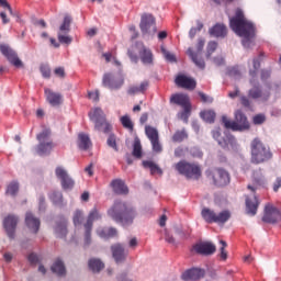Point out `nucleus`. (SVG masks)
Returning a JSON list of instances; mask_svg holds the SVG:
<instances>
[{"label": "nucleus", "mask_w": 281, "mask_h": 281, "mask_svg": "<svg viewBox=\"0 0 281 281\" xmlns=\"http://www.w3.org/2000/svg\"><path fill=\"white\" fill-rule=\"evenodd\" d=\"M191 154L193 157H198V158L203 157V154L200 151V149H198V147H193V149H191Z\"/></svg>", "instance_id": "62"}, {"label": "nucleus", "mask_w": 281, "mask_h": 281, "mask_svg": "<svg viewBox=\"0 0 281 281\" xmlns=\"http://www.w3.org/2000/svg\"><path fill=\"white\" fill-rule=\"evenodd\" d=\"M176 85L182 89L194 90L196 88V81L193 78L186 75H178L176 78Z\"/></svg>", "instance_id": "23"}, {"label": "nucleus", "mask_w": 281, "mask_h": 281, "mask_svg": "<svg viewBox=\"0 0 281 281\" xmlns=\"http://www.w3.org/2000/svg\"><path fill=\"white\" fill-rule=\"evenodd\" d=\"M0 7L3 8L4 10H8L10 15H13V10L7 0H0Z\"/></svg>", "instance_id": "57"}, {"label": "nucleus", "mask_w": 281, "mask_h": 281, "mask_svg": "<svg viewBox=\"0 0 281 281\" xmlns=\"http://www.w3.org/2000/svg\"><path fill=\"white\" fill-rule=\"evenodd\" d=\"M228 76H231V77H240V70H239L238 66L231 67L228 69Z\"/></svg>", "instance_id": "54"}, {"label": "nucleus", "mask_w": 281, "mask_h": 281, "mask_svg": "<svg viewBox=\"0 0 281 281\" xmlns=\"http://www.w3.org/2000/svg\"><path fill=\"white\" fill-rule=\"evenodd\" d=\"M170 102L183 108L181 119L188 122V117L191 113V104L188 94H172Z\"/></svg>", "instance_id": "11"}, {"label": "nucleus", "mask_w": 281, "mask_h": 281, "mask_svg": "<svg viewBox=\"0 0 281 281\" xmlns=\"http://www.w3.org/2000/svg\"><path fill=\"white\" fill-rule=\"evenodd\" d=\"M98 235L101 237V238H113L117 235V231L115 228H99L97 231Z\"/></svg>", "instance_id": "35"}, {"label": "nucleus", "mask_w": 281, "mask_h": 281, "mask_svg": "<svg viewBox=\"0 0 281 281\" xmlns=\"http://www.w3.org/2000/svg\"><path fill=\"white\" fill-rule=\"evenodd\" d=\"M143 35H155L157 32L156 19L151 13H144L139 23Z\"/></svg>", "instance_id": "10"}, {"label": "nucleus", "mask_w": 281, "mask_h": 281, "mask_svg": "<svg viewBox=\"0 0 281 281\" xmlns=\"http://www.w3.org/2000/svg\"><path fill=\"white\" fill-rule=\"evenodd\" d=\"M259 186L261 184L258 182H256L255 186H248V190H250L254 195L246 198V212L251 216H255L257 214L260 204L258 198L255 195V192L258 190Z\"/></svg>", "instance_id": "12"}, {"label": "nucleus", "mask_w": 281, "mask_h": 281, "mask_svg": "<svg viewBox=\"0 0 281 281\" xmlns=\"http://www.w3.org/2000/svg\"><path fill=\"white\" fill-rule=\"evenodd\" d=\"M71 18L69 15H65L63 24L59 27V32L57 34L58 42L60 44L69 45L72 42L71 36H69L70 32Z\"/></svg>", "instance_id": "14"}, {"label": "nucleus", "mask_w": 281, "mask_h": 281, "mask_svg": "<svg viewBox=\"0 0 281 281\" xmlns=\"http://www.w3.org/2000/svg\"><path fill=\"white\" fill-rule=\"evenodd\" d=\"M201 215L207 224L216 223L218 225H224L232 217L229 211H223L220 214H216L214 211L206 207L202 210Z\"/></svg>", "instance_id": "9"}, {"label": "nucleus", "mask_w": 281, "mask_h": 281, "mask_svg": "<svg viewBox=\"0 0 281 281\" xmlns=\"http://www.w3.org/2000/svg\"><path fill=\"white\" fill-rule=\"evenodd\" d=\"M19 192V183L16 181H12L5 190V195H10L12 198H15Z\"/></svg>", "instance_id": "38"}, {"label": "nucleus", "mask_w": 281, "mask_h": 281, "mask_svg": "<svg viewBox=\"0 0 281 281\" xmlns=\"http://www.w3.org/2000/svg\"><path fill=\"white\" fill-rule=\"evenodd\" d=\"M262 221L268 224H277L281 222V211L271 204H267Z\"/></svg>", "instance_id": "19"}, {"label": "nucleus", "mask_w": 281, "mask_h": 281, "mask_svg": "<svg viewBox=\"0 0 281 281\" xmlns=\"http://www.w3.org/2000/svg\"><path fill=\"white\" fill-rule=\"evenodd\" d=\"M88 97L93 102H98L99 101V92H98V90H95L94 92H89Z\"/></svg>", "instance_id": "60"}, {"label": "nucleus", "mask_w": 281, "mask_h": 281, "mask_svg": "<svg viewBox=\"0 0 281 281\" xmlns=\"http://www.w3.org/2000/svg\"><path fill=\"white\" fill-rule=\"evenodd\" d=\"M272 158V151L259 138H255L251 143V162L259 165Z\"/></svg>", "instance_id": "3"}, {"label": "nucleus", "mask_w": 281, "mask_h": 281, "mask_svg": "<svg viewBox=\"0 0 281 281\" xmlns=\"http://www.w3.org/2000/svg\"><path fill=\"white\" fill-rule=\"evenodd\" d=\"M187 150L188 149H184L183 147H177V149L175 150V156L177 158L184 157Z\"/></svg>", "instance_id": "58"}, {"label": "nucleus", "mask_w": 281, "mask_h": 281, "mask_svg": "<svg viewBox=\"0 0 281 281\" xmlns=\"http://www.w3.org/2000/svg\"><path fill=\"white\" fill-rule=\"evenodd\" d=\"M128 57L135 64L138 63V55L144 65L153 64V53L143 42H136L127 52ZM138 54V55H137Z\"/></svg>", "instance_id": "4"}, {"label": "nucleus", "mask_w": 281, "mask_h": 281, "mask_svg": "<svg viewBox=\"0 0 281 281\" xmlns=\"http://www.w3.org/2000/svg\"><path fill=\"white\" fill-rule=\"evenodd\" d=\"M89 268L92 270V272L97 273L104 268V265L99 259H91L89 261Z\"/></svg>", "instance_id": "39"}, {"label": "nucleus", "mask_w": 281, "mask_h": 281, "mask_svg": "<svg viewBox=\"0 0 281 281\" xmlns=\"http://www.w3.org/2000/svg\"><path fill=\"white\" fill-rule=\"evenodd\" d=\"M72 221H74L75 226L81 225L82 221H83L82 212L81 211H76L75 214H74Z\"/></svg>", "instance_id": "47"}, {"label": "nucleus", "mask_w": 281, "mask_h": 281, "mask_svg": "<svg viewBox=\"0 0 281 281\" xmlns=\"http://www.w3.org/2000/svg\"><path fill=\"white\" fill-rule=\"evenodd\" d=\"M111 187H112L114 193H116V194L126 195L128 193V189L122 180L117 179V180L112 181Z\"/></svg>", "instance_id": "31"}, {"label": "nucleus", "mask_w": 281, "mask_h": 281, "mask_svg": "<svg viewBox=\"0 0 281 281\" xmlns=\"http://www.w3.org/2000/svg\"><path fill=\"white\" fill-rule=\"evenodd\" d=\"M67 225L68 222L65 217H60L58 221H56L54 226V234L57 238H66L68 234Z\"/></svg>", "instance_id": "24"}, {"label": "nucleus", "mask_w": 281, "mask_h": 281, "mask_svg": "<svg viewBox=\"0 0 281 281\" xmlns=\"http://www.w3.org/2000/svg\"><path fill=\"white\" fill-rule=\"evenodd\" d=\"M86 233H85V246H89L91 244V229L89 227H85Z\"/></svg>", "instance_id": "51"}, {"label": "nucleus", "mask_w": 281, "mask_h": 281, "mask_svg": "<svg viewBox=\"0 0 281 281\" xmlns=\"http://www.w3.org/2000/svg\"><path fill=\"white\" fill-rule=\"evenodd\" d=\"M222 122L227 130L234 132H244L250 128V123L241 110L235 112V121H229L226 116H222Z\"/></svg>", "instance_id": "6"}, {"label": "nucleus", "mask_w": 281, "mask_h": 281, "mask_svg": "<svg viewBox=\"0 0 281 281\" xmlns=\"http://www.w3.org/2000/svg\"><path fill=\"white\" fill-rule=\"evenodd\" d=\"M121 123L124 128L133 132L134 124H133V121H131L130 116H127V114H125L124 116H121Z\"/></svg>", "instance_id": "44"}, {"label": "nucleus", "mask_w": 281, "mask_h": 281, "mask_svg": "<svg viewBox=\"0 0 281 281\" xmlns=\"http://www.w3.org/2000/svg\"><path fill=\"white\" fill-rule=\"evenodd\" d=\"M265 54L260 53L259 58H254V69L255 70H250V76L252 78H255L257 76V71L260 68V61L263 59Z\"/></svg>", "instance_id": "43"}, {"label": "nucleus", "mask_w": 281, "mask_h": 281, "mask_svg": "<svg viewBox=\"0 0 281 281\" xmlns=\"http://www.w3.org/2000/svg\"><path fill=\"white\" fill-rule=\"evenodd\" d=\"M210 35L213 37H222L224 38L227 35V27L223 23H216L214 26H212L210 30Z\"/></svg>", "instance_id": "30"}, {"label": "nucleus", "mask_w": 281, "mask_h": 281, "mask_svg": "<svg viewBox=\"0 0 281 281\" xmlns=\"http://www.w3.org/2000/svg\"><path fill=\"white\" fill-rule=\"evenodd\" d=\"M50 200L55 205H61L63 203V194L60 192H53L50 194Z\"/></svg>", "instance_id": "46"}, {"label": "nucleus", "mask_w": 281, "mask_h": 281, "mask_svg": "<svg viewBox=\"0 0 281 281\" xmlns=\"http://www.w3.org/2000/svg\"><path fill=\"white\" fill-rule=\"evenodd\" d=\"M108 146L113 148L115 151H119V147L116 145V138L114 134H111L108 138Z\"/></svg>", "instance_id": "49"}, {"label": "nucleus", "mask_w": 281, "mask_h": 281, "mask_svg": "<svg viewBox=\"0 0 281 281\" xmlns=\"http://www.w3.org/2000/svg\"><path fill=\"white\" fill-rule=\"evenodd\" d=\"M250 85L252 88L248 92V97L254 100H261L262 102H267L271 95L270 90H261L259 83L257 86L255 78L250 79Z\"/></svg>", "instance_id": "15"}, {"label": "nucleus", "mask_w": 281, "mask_h": 281, "mask_svg": "<svg viewBox=\"0 0 281 281\" xmlns=\"http://www.w3.org/2000/svg\"><path fill=\"white\" fill-rule=\"evenodd\" d=\"M101 220V215L97 207L92 209L91 212L88 215L87 223L85 224V227L92 228L93 222Z\"/></svg>", "instance_id": "33"}, {"label": "nucleus", "mask_w": 281, "mask_h": 281, "mask_svg": "<svg viewBox=\"0 0 281 281\" xmlns=\"http://www.w3.org/2000/svg\"><path fill=\"white\" fill-rule=\"evenodd\" d=\"M143 166L144 168L150 169V173L154 175H162V170L160 169V167H158V165H156V162H153V160H143Z\"/></svg>", "instance_id": "34"}, {"label": "nucleus", "mask_w": 281, "mask_h": 281, "mask_svg": "<svg viewBox=\"0 0 281 281\" xmlns=\"http://www.w3.org/2000/svg\"><path fill=\"white\" fill-rule=\"evenodd\" d=\"M231 29L240 37H244L243 45L249 47L251 40L256 36V27L252 22L248 21L241 9L236 10L235 16L231 18Z\"/></svg>", "instance_id": "1"}, {"label": "nucleus", "mask_w": 281, "mask_h": 281, "mask_svg": "<svg viewBox=\"0 0 281 281\" xmlns=\"http://www.w3.org/2000/svg\"><path fill=\"white\" fill-rule=\"evenodd\" d=\"M207 177L211 178L214 186L218 188H224L231 183V176L224 169H216L210 172Z\"/></svg>", "instance_id": "13"}, {"label": "nucleus", "mask_w": 281, "mask_h": 281, "mask_svg": "<svg viewBox=\"0 0 281 281\" xmlns=\"http://www.w3.org/2000/svg\"><path fill=\"white\" fill-rule=\"evenodd\" d=\"M102 83L111 90H117L124 85V78H116L114 75L106 72L103 76Z\"/></svg>", "instance_id": "20"}, {"label": "nucleus", "mask_w": 281, "mask_h": 281, "mask_svg": "<svg viewBox=\"0 0 281 281\" xmlns=\"http://www.w3.org/2000/svg\"><path fill=\"white\" fill-rule=\"evenodd\" d=\"M113 258L117 263L123 262L126 259L127 252H125L121 244H116L111 247Z\"/></svg>", "instance_id": "29"}, {"label": "nucleus", "mask_w": 281, "mask_h": 281, "mask_svg": "<svg viewBox=\"0 0 281 281\" xmlns=\"http://www.w3.org/2000/svg\"><path fill=\"white\" fill-rule=\"evenodd\" d=\"M200 115L205 122L210 124L214 123V120L216 117V114L215 112H213V110H204V112H201Z\"/></svg>", "instance_id": "42"}, {"label": "nucleus", "mask_w": 281, "mask_h": 281, "mask_svg": "<svg viewBox=\"0 0 281 281\" xmlns=\"http://www.w3.org/2000/svg\"><path fill=\"white\" fill-rule=\"evenodd\" d=\"M52 271L54 273H56L57 276H59V277H63V276L66 274L65 266H64V263L59 259H57L54 262V265L52 266Z\"/></svg>", "instance_id": "36"}, {"label": "nucleus", "mask_w": 281, "mask_h": 281, "mask_svg": "<svg viewBox=\"0 0 281 281\" xmlns=\"http://www.w3.org/2000/svg\"><path fill=\"white\" fill-rule=\"evenodd\" d=\"M92 146V143L88 136V134H79L78 135V147L81 150H88Z\"/></svg>", "instance_id": "32"}, {"label": "nucleus", "mask_w": 281, "mask_h": 281, "mask_svg": "<svg viewBox=\"0 0 281 281\" xmlns=\"http://www.w3.org/2000/svg\"><path fill=\"white\" fill-rule=\"evenodd\" d=\"M213 137L224 149L229 150V148H234L236 145V138H234V136H222L221 127H216V130H213Z\"/></svg>", "instance_id": "17"}, {"label": "nucleus", "mask_w": 281, "mask_h": 281, "mask_svg": "<svg viewBox=\"0 0 281 281\" xmlns=\"http://www.w3.org/2000/svg\"><path fill=\"white\" fill-rule=\"evenodd\" d=\"M145 133L150 142L159 139V134H158L156 127H151L150 125H147L145 127Z\"/></svg>", "instance_id": "37"}, {"label": "nucleus", "mask_w": 281, "mask_h": 281, "mask_svg": "<svg viewBox=\"0 0 281 281\" xmlns=\"http://www.w3.org/2000/svg\"><path fill=\"white\" fill-rule=\"evenodd\" d=\"M50 136L52 132L48 128L43 130V132H40L37 134L36 139L38 140V145L36 148V153L40 156L49 155L53 148L56 146L55 143H53Z\"/></svg>", "instance_id": "7"}, {"label": "nucleus", "mask_w": 281, "mask_h": 281, "mask_svg": "<svg viewBox=\"0 0 281 281\" xmlns=\"http://www.w3.org/2000/svg\"><path fill=\"white\" fill-rule=\"evenodd\" d=\"M205 276V271L202 270V269H191V270H188L186 271L183 274H182V279L184 281H198L200 280L201 278H203Z\"/></svg>", "instance_id": "27"}, {"label": "nucleus", "mask_w": 281, "mask_h": 281, "mask_svg": "<svg viewBox=\"0 0 281 281\" xmlns=\"http://www.w3.org/2000/svg\"><path fill=\"white\" fill-rule=\"evenodd\" d=\"M161 50H162V53H164V55H165V57L168 61H170V63L176 61V56L172 53L166 50V48H164V47L161 48Z\"/></svg>", "instance_id": "55"}, {"label": "nucleus", "mask_w": 281, "mask_h": 281, "mask_svg": "<svg viewBox=\"0 0 281 281\" xmlns=\"http://www.w3.org/2000/svg\"><path fill=\"white\" fill-rule=\"evenodd\" d=\"M216 48H217V42L215 41L209 42L206 57L210 58L212 54L216 50Z\"/></svg>", "instance_id": "48"}, {"label": "nucleus", "mask_w": 281, "mask_h": 281, "mask_svg": "<svg viewBox=\"0 0 281 281\" xmlns=\"http://www.w3.org/2000/svg\"><path fill=\"white\" fill-rule=\"evenodd\" d=\"M56 177L60 180L64 190H71L75 186L74 180L68 176L63 167H57L55 170Z\"/></svg>", "instance_id": "21"}, {"label": "nucleus", "mask_w": 281, "mask_h": 281, "mask_svg": "<svg viewBox=\"0 0 281 281\" xmlns=\"http://www.w3.org/2000/svg\"><path fill=\"white\" fill-rule=\"evenodd\" d=\"M45 97L47 102L52 106H58L63 102V97L60 92H53V90H50L49 88H45Z\"/></svg>", "instance_id": "25"}, {"label": "nucleus", "mask_w": 281, "mask_h": 281, "mask_svg": "<svg viewBox=\"0 0 281 281\" xmlns=\"http://www.w3.org/2000/svg\"><path fill=\"white\" fill-rule=\"evenodd\" d=\"M54 74L59 78H65V68L64 67H56Z\"/></svg>", "instance_id": "59"}, {"label": "nucleus", "mask_w": 281, "mask_h": 281, "mask_svg": "<svg viewBox=\"0 0 281 281\" xmlns=\"http://www.w3.org/2000/svg\"><path fill=\"white\" fill-rule=\"evenodd\" d=\"M29 261H30L32 265H35V263H37V261H38V257H37L35 254H31V255L29 256Z\"/></svg>", "instance_id": "64"}, {"label": "nucleus", "mask_w": 281, "mask_h": 281, "mask_svg": "<svg viewBox=\"0 0 281 281\" xmlns=\"http://www.w3.org/2000/svg\"><path fill=\"white\" fill-rule=\"evenodd\" d=\"M133 156H134L136 159H140L142 156H143L142 145H140L139 138H135V140H134V145H133Z\"/></svg>", "instance_id": "41"}, {"label": "nucleus", "mask_w": 281, "mask_h": 281, "mask_svg": "<svg viewBox=\"0 0 281 281\" xmlns=\"http://www.w3.org/2000/svg\"><path fill=\"white\" fill-rule=\"evenodd\" d=\"M25 225L33 234H37L40 231L41 222L32 213H26Z\"/></svg>", "instance_id": "26"}, {"label": "nucleus", "mask_w": 281, "mask_h": 281, "mask_svg": "<svg viewBox=\"0 0 281 281\" xmlns=\"http://www.w3.org/2000/svg\"><path fill=\"white\" fill-rule=\"evenodd\" d=\"M18 222H19V218L14 215H9L3 220V227L10 239L14 238Z\"/></svg>", "instance_id": "22"}, {"label": "nucleus", "mask_w": 281, "mask_h": 281, "mask_svg": "<svg viewBox=\"0 0 281 281\" xmlns=\"http://www.w3.org/2000/svg\"><path fill=\"white\" fill-rule=\"evenodd\" d=\"M41 74H42V76L44 77V78H49L50 77V68H49V66H47V65H42L41 66Z\"/></svg>", "instance_id": "53"}, {"label": "nucleus", "mask_w": 281, "mask_h": 281, "mask_svg": "<svg viewBox=\"0 0 281 281\" xmlns=\"http://www.w3.org/2000/svg\"><path fill=\"white\" fill-rule=\"evenodd\" d=\"M221 243V245H222V247H221V258L223 259V260H226L227 259V252H226V250H225V248L227 247V244H226V241H224V240H221L220 241Z\"/></svg>", "instance_id": "56"}, {"label": "nucleus", "mask_w": 281, "mask_h": 281, "mask_svg": "<svg viewBox=\"0 0 281 281\" xmlns=\"http://www.w3.org/2000/svg\"><path fill=\"white\" fill-rule=\"evenodd\" d=\"M89 116L90 120L94 123L95 131L102 132L104 134H109L111 132L112 125L108 123L105 114L101 108H95L93 112H90Z\"/></svg>", "instance_id": "8"}, {"label": "nucleus", "mask_w": 281, "mask_h": 281, "mask_svg": "<svg viewBox=\"0 0 281 281\" xmlns=\"http://www.w3.org/2000/svg\"><path fill=\"white\" fill-rule=\"evenodd\" d=\"M196 25L198 27H191L189 32V35L192 40L195 37L196 33L201 32V30L204 27V24L200 20L196 21Z\"/></svg>", "instance_id": "45"}, {"label": "nucleus", "mask_w": 281, "mask_h": 281, "mask_svg": "<svg viewBox=\"0 0 281 281\" xmlns=\"http://www.w3.org/2000/svg\"><path fill=\"white\" fill-rule=\"evenodd\" d=\"M195 251L200 255L211 256L216 251V247L211 243L198 244L194 247Z\"/></svg>", "instance_id": "28"}, {"label": "nucleus", "mask_w": 281, "mask_h": 281, "mask_svg": "<svg viewBox=\"0 0 281 281\" xmlns=\"http://www.w3.org/2000/svg\"><path fill=\"white\" fill-rule=\"evenodd\" d=\"M149 87V83L147 81H142L140 86H138V89L140 91V93H144Z\"/></svg>", "instance_id": "61"}, {"label": "nucleus", "mask_w": 281, "mask_h": 281, "mask_svg": "<svg viewBox=\"0 0 281 281\" xmlns=\"http://www.w3.org/2000/svg\"><path fill=\"white\" fill-rule=\"evenodd\" d=\"M108 215L117 223L130 225L133 223V220L136 216V212L132 205L122 201H116L108 211Z\"/></svg>", "instance_id": "2"}, {"label": "nucleus", "mask_w": 281, "mask_h": 281, "mask_svg": "<svg viewBox=\"0 0 281 281\" xmlns=\"http://www.w3.org/2000/svg\"><path fill=\"white\" fill-rule=\"evenodd\" d=\"M175 169L189 180H199L202 177L200 165L188 162V160H180L175 165Z\"/></svg>", "instance_id": "5"}, {"label": "nucleus", "mask_w": 281, "mask_h": 281, "mask_svg": "<svg viewBox=\"0 0 281 281\" xmlns=\"http://www.w3.org/2000/svg\"><path fill=\"white\" fill-rule=\"evenodd\" d=\"M0 52L14 67L21 68L23 66L18 54L8 44H0Z\"/></svg>", "instance_id": "18"}, {"label": "nucleus", "mask_w": 281, "mask_h": 281, "mask_svg": "<svg viewBox=\"0 0 281 281\" xmlns=\"http://www.w3.org/2000/svg\"><path fill=\"white\" fill-rule=\"evenodd\" d=\"M188 134L186 130H177L172 136V140L175 143H182L184 139H188Z\"/></svg>", "instance_id": "40"}, {"label": "nucleus", "mask_w": 281, "mask_h": 281, "mask_svg": "<svg viewBox=\"0 0 281 281\" xmlns=\"http://www.w3.org/2000/svg\"><path fill=\"white\" fill-rule=\"evenodd\" d=\"M266 116L265 114H256V116H254L252 122L255 125H261L266 122Z\"/></svg>", "instance_id": "50"}, {"label": "nucleus", "mask_w": 281, "mask_h": 281, "mask_svg": "<svg viewBox=\"0 0 281 281\" xmlns=\"http://www.w3.org/2000/svg\"><path fill=\"white\" fill-rule=\"evenodd\" d=\"M240 102H241L243 106L250 108V101H249L248 97H240Z\"/></svg>", "instance_id": "63"}, {"label": "nucleus", "mask_w": 281, "mask_h": 281, "mask_svg": "<svg viewBox=\"0 0 281 281\" xmlns=\"http://www.w3.org/2000/svg\"><path fill=\"white\" fill-rule=\"evenodd\" d=\"M204 45H205L204 38H199V42L196 44L198 53L193 52V49L191 47L188 49V54L191 57L192 61L200 69H204L205 68V61H204L203 57L200 56V53H202V50L204 48Z\"/></svg>", "instance_id": "16"}, {"label": "nucleus", "mask_w": 281, "mask_h": 281, "mask_svg": "<svg viewBox=\"0 0 281 281\" xmlns=\"http://www.w3.org/2000/svg\"><path fill=\"white\" fill-rule=\"evenodd\" d=\"M151 145H153V150L155 153H161L162 151V147L159 143V138L155 139V140H150Z\"/></svg>", "instance_id": "52"}]
</instances>
